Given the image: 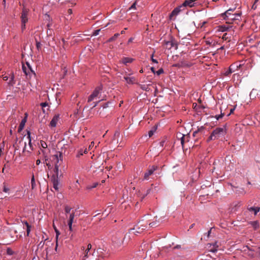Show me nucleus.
<instances>
[{
	"label": "nucleus",
	"mask_w": 260,
	"mask_h": 260,
	"mask_svg": "<svg viewBox=\"0 0 260 260\" xmlns=\"http://www.w3.org/2000/svg\"><path fill=\"white\" fill-rule=\"evenodd\" d=\"M225 132L224 127H217L211 133L208 138V141L215 140L222 136Z\"/></svg>",
	"instance_id": "1"
},
{
	"label": "nucleus",
	"mask_w": 260,
	"mask_h": 260,
	"mask_svg": "<svg viewBox=\"0 0 260 260\" xmlns=\"http://www.w3.org/2000/svg\"><path fill=\"white\" fill-rule=\"evenodd\" d=\"M16 83V80H15L14 75L13 74H11L9 77V80L8 82V87L9 90H11L13 87L14 90L13 92H18L20 90V88L19 87H16L14 88V85Z\"/></svg>",
	"instance_id": "2"
},
{
	"label": "nucleus",
	"mask_w": 260,
	"mask_h": 260,
	"mask_svg": "<svg viewBox=\"0 0 260 260\" xmlns=\"http://www.w3.org/2000/svg\"><path fill=\"white\" fill-rule=\"evenodd\" d=\"M158 168V167L157 166H150L147 171L145 173L143 179L148 180L150 178V176L153 174L154 172L157 170Z\"/></svg>",
	"instance_id": "3"
},
{
	"label": "nucleus",
	"mask_w": 260,
	"mask_h": 260,
	"mask_svg": "<svg viewBox=\"0 0 260 260\" xmlns=\"http://www.w3.org/2000/svg\"><path fill=\"white\" fill-rule=\"evenodd\" d=\"M52 161L54 164L55 167L57 165H61L62 161V154L60 152H58L57 154L52 156Z\"/></svg>",
	"instance_id": "4"
},
{
	"label": "nucleus",
	"mask_w": 260,
	"mask_h": 260,
	"mask_svg": "<svg viewBox=\"0 0 260 260\" xmlns=\"http://www.w3.org/2000/svg\"><path fill=\"white\" fill-rule=\"evenodd\" d=\"M102 90L101 87H97L93 91L92 94L89 96L88 99V103H90L92 101L94 100L98 96L100 91Z\"/></svg>",
	"instance_id": "5"
},
{
	"label": "nucleus",
	"mask_w": 260,
	"mask_h": 260,
	"mask_svg": "<svg viewBox=\"0 0 260 260\" xmlns=\"http://www.w3.org/2000/svg\"><path fill=\"white\" fill-rule=\"evenodd\" d=\"M124 238L122 237H114L112 239L113 243L114 246L116 248L120 247L123 244Z\"/></svg>",
	"instance_id": "6"
},
{
	"label": "nucleus",
	"mask_w": 260,
	"mask_h": 260,
	"mask_svg": "<svg viewBox=\"0 0 260 260\" xmlns=\"http://www.w3.org/2000/svg\"><path fill=\"white\" fill-rule=\"evenodd\" d=\"M28 11L29 10L28 9L25 8H23V9H22L21 16V23L26 24V23L27 22V15L28 13Z\"/></svg>",
	"instance_id": "7"
},
{
	"label": "nucleus",
	"mask_w": 260,
	"mask_h": 260,
	"mask_svg": "<svg viewBox=\"0 0 260 260\" xmlns=\"http://www.w3.org/2000/svg\"><path fill=\"white\" fill-rule=\"evenodd\" d=\"M166 45L167 46V48L169 49H171L172 48H174L175 50H177L178 49V43L174 40L166 42Z\"/></svg>",
	"instance_id": "8"
},
{
	"label": "nucleus",
	"mask_w": 260,
	"mask_h": 260,
	"mask_svg": "<svg viewBox=\"0 0 260 260\" xmlns=\"http://www.w3.org/2000/svg\"><path fill=\"white\" fill-rule=\"evenodd\" d=\"M240 64L237 65L235 63L232 64L229 67V70L224 73L225 75L229 76L230 74L235 71L236 68L237 69L238 68L240 67Z\"/></svg>",
	"instance_id": "9"
},
{
	"label": "nucleus",
	"mask_w": 260,
	"mask_h": 260,
	"mask_svg": "<svg viewBox=\"0 0 260 260\" xmlns=\"http://www.w3.org/2000/svg\"><path fill=\"white\" fill-rule=\"evenodd\" d=\"M123 78L126 83L129 84H133L135 83L136 81V78L134 77H129L127 75H125L123 77Z\"/></svg>",
	"instance_id": "10"
},
{
	"label": "nucleus",
	"mask_w": 260,
	"mask_h": 260,
	"mask_svg": "<svg viewBox=\"0 0 260 260\" xmlns=\"http://www.w3.org/2000/svg\"><path fill=\"white\" fill-rule=\"evenodd\" d=\"M184 9V7L182 5L176 7L174 9V10L172 12L171 14V16H176L179 14V13Z\"/></svg>",
	"instance_id": "11"
},
{
	"label": "nucleus",
	"mask_w": 260,
	"mask_h": 260,
	"mask_svg": "<svg viewBox=\"0 0 260 260\" xmlns=\"http://www.w3.org/2000/svg\"><path fill=\"white\" fill-rule=\"evenodd\" d=\"M195 4L192 0H185L182 5L184 8L186 7L191 8L194 6Z\"/></svg>",
	"instance_id": "12"
},
{
	"label": "nucleus",
	"mask_w": 260,
	"mask_h": 260,
	"mask_svg": "<svg viewBox=\"0 0 260 260\" xmlns=\"http://www.w3.org/2000/svg\"><path fill=\"white\" fill-rule=\"evenodd\" d=\"M59 116L58 115H55L50 123V126L52 127H54L56 126L57 121H58Z\"/></svg>",
	"instance_id": "13"
},
{
	"label": "nucleus",
	"mask_w": 260,
	"mask_h": 260,
	"mask_svg": "<svg viewBox=\"0 0 260 260\" xmlns=\"http://www.w3.org/2000/svg\"><path fill=\"white\" fill-rule=\"evenodd\" d=\"M26 114H25V117L21 120L20 124H19V127H18V132H20V131H21L24 127V125L25 124V123L26 122Z\"/></svg>",
	"instance_id": "14"
},
{
	"label": "nucleus",
	"mask_w": 260,
	"mask_h": 260,
	"mask_svg": "<svg viewBox=\"0 0 260 260\" xmlns=\"http://www.w3.org/2000/svg\"><path fill=\"white\" fill-rule=\"evenodd\" d=\"M140 226H142V228H141V230L140 231H136V228H134L133 229H131V231H133V233L134 234H135V233H141L143 230H145L146 228H147V226L146 225H138L136 226V228H138V229H140Z\"/></svg>",
	"instance_id": "15"
},
{
	"label": "nucleus",
	"mask_w": 260,
	"mask_h": 260,
	"mask_svg": "<svg viewBox=\"0 0 260 260\" xmlns=\"http://www.w3.org/2000/svg\"><path fill=\"white\" fill-rule=\"evenodd\" d=\"M179 135L181 136V137L180 138L181 144L182 145V147H183L185 142L188 141V136L181 134V133H180Z\"/></svg>",
	"instance_id": "16"
},
{
	"label": "nucleus",
	"mask_w": 260,
	"mask_h": 260,
	"mask_svg": "<svg viewBox=\"0 0 260 260\" xmlns=\"http://www.w3.org/2000/svg\"><path fill=\"white\" fill-rule=\"evenodd\" d=\"M64 212H65L66 217L68 218V214H70V213L72 212L71 211H72V208L68 205H65L64 207Z\"/></svg>",
	"instance_id": "17"
},
{
	"label": "nucleus",
	"mask_w": 260,
	"mask_h": 260,
	"mask_svg": "<svg viewBox=\"0 0 260 260\" xmlns=\"http://www.w3.org/2000/svg\"><path fill=\"white\" fill-rule=\"evenodd\" d=\"M240 17L239 13H235L234 14H231L230 17L226 18L225 19L227 20H234L238 19L237 17Z\"/></svg>",
	"instance_id": "18"
},
{
	"label": "nucleus",
	"mask_w": 260,
	"mask_h": 260,
	"mask_svg": "<svg viewBox=\"0 0 260 260\" xmlns=\"http://www.w3.org/2000/svg\"><path fill=\"white\" fill-rule=\"evenodd\" d=\"M75 210H72V212L69 214L68 222L73 223L74 219L75 216Z\"/></svg>",
	"instance_id": "19"
},
{
	"label": "nucleus",
	"mask_w": 260,
	"mask_h": 260,
	"mask_svg": "<svg viewBox=\"0 0 260 260\" xmlns=\"http://www.w3.org/2000/svg\"><path fill=\"white\" fill-rule=\"evenodd\" d=\"M133 59L132 58L129 57H123L122 59V62L125 64H126L128 63H131L133 61Z\"/></svg>",
	"instance_id": "20"
},
{
	"label": "nucleus",
	"mask_w": 260,
	"mask_h": 260,
	"mask_svg": "<svg viewBox=\"0 0 260 260\" xmlns=\"http://www.w3.org/2000/svg\"><path fill=\"white\" fill-rule=\"evenodd\" d=\"M248 209L250 211H254V214L256 215L259 212L260 208L259 207H250Z\"/></svg>",
	"instance_id": "21"
},
{
	"label": "nucleus",
	"mask_w": 260,
	"mask_h": 260,
	"mask_svg": "<svg viewBox=\"0 0 260 260\" xmlns=\"http://www.w3.org/2000/svg\"><path fill=\"white\" fill-rule=\"evenodd\" d=\"M233 10L232 9H230L228 10H227L224 13V15H225L224 19H226V18L230 17L231 15L232 14L231 12H233Z\"/></svg>",
	"instance_id": "22"
},
{
	"label": "nucleus",
	"mask_w": 260,
	"mask_h": 260,
	"mask_svg": "<svg viewBox=\"0 0 260 260\" xmlns=\"http://www.w3.org/2000/svg\"><path fill=\"white\" fill-rule=\"evenodd\" d=\"M231 27H232L231 26H226V25H221L220 26L219 30L221 31H228Z\"/></svg>",
	"instance_id": "23"
},
{
	"label": "nucleus",
	"mask_w": 260,
	"mask_h": 260,
	"mask_svg": "<svg viewBox=\"0 0 260 260\" xmlns=\"http://www.w3.org/2000/svg\"><path fill=\"white\" fill-rule=\"evenodd\" d=\"M31 186L32 189H35L36 187V183L35 182V177L34 175H32V176L31 179Z\"/></svg>",
	"instance_id": "24"
},
{
	"label": "nucleus",
	"mask_w": 260,
	"mask_h": 260,
	"mask_svg": "<svg viewBox=\"0 0 260 260\" xmlns=\"http://www.w3.org/2000/svg\"><path fill=\"white\" fill-rule=\"evenodd\" d=\"M53 227H54V229L55 230V232L56 233V248L55 249H56L57 248V246L58 245L57 244V240H58V236L60 234V233L59 232V231L57 229V228L54 226V225H53Z\"/></svg>",
	"instance_id": "25"
},
{
	"label": "nucleus",
	"mask_w": 260,
	"mask_h": 260,
	"mask_svg": "<svg viewBox=\"0 0 260 260\" xmlns=\"http://www.w3.org/2000/svg\"><path fill=\"white\" fill-rule=\"evenodd\" d=\"M27 139L28 140V143H29V147H30L31 150H32L33 148H32V146L31 142L30 133V132H27Z\"/></svg>",
	"instance_id": "26"
},
{
	"label": "nucleus",
	"mask_w": 260,
	"mask_h": 260,
	"mask_svg": "<svg viewBox=\"0 0 260 260\" xmlns=\"http://www.w3.org/2000/svg\"><path fill=\"white\" fill-rule=\"evenodd\" d=\"M98 185H99L98 182H94L92 183V185H88L86 187V188L87 189H91L96 187Z\"/></svg>",
	"instance_id": "27"
},
{
	"label": "nucleus",
	"mask_w": 260,
	"mask_h": 260,
	"mask_svg": "<svg viewBox=\"0 0 260 260\" xmlns=\"http://www.w3.org/2000/svg\"><path fill=\"white\" fill-rule=\"evenodd\" d=\"M59 167V165H56L54 169V174L53 175H55V176L57 177V178L58 177Z\"/></svg>",
	"instance_id": "28"
},
{
	"label": "nucleus",
	"mask_w": 260,
	"mask_h": 260,
	"mask_svg": "<svg viewBox=\"0 0 260 260\" xmlns=\"http://www.w3.org/2000/svg\"><path fill=\"white\" fill-rule=\"evenodd\" d=\"M251 225L255 230H256L259 228V223L257 221L252 222Z\"/></svg>",
	"instance_id": "29"
},
{
	"label": "nucleus",
	"mask_w": 260,
	"mask_h": 260,
	"mask_svg": "<svg viewBox=\"0 0 260 260\" xmlns=\"http://www.w3.org/2000/svg\"><path fill=\"white\" fill-rule=\"evenodd\" d=\"M52 182L53 184H58V178L55 176V175H53L52 177Z\"/></svg>",
	"instance_id": "30"
},
{
	"label": "nucleus",
	"mask_w": 260,
	"mask_h": 260,
	"mask_svg": "<svg viewBox=\"0 0 260 260\" xmlns=\"http://www.w3.org/2000/svg\"><path fill=\"white\" fill-rule=\"evenodd\" d=\"M26 66H27L28 67V71H29V74H30V73H32V74L34 75V76L36 75L35 74V72L32 70L31 66H30L29 63H28V62H26Z\"/></svg>",
	"instance_id": "31"
},
{
	"label": "nucleus",
	"mask_w": 260,
	"mask_h": 260,
	"mask_svg": "<svg viewBox=\"0 0 260 260\" xmlns=\"http://www.w3.org/2000/svg\"><path fill=\"white\" fill-rule=\"evenodd\" d=\"M22 70H23V72L24 73V74L26 75H28L29 74V71H28V70L27 66L26 67L24 65H23L22 66Z\"/></svg>",
	"instance_id": "32"
},
{
	"label": "nucleus",
	"mask_w": 260,
	"mask_h": 260,
	"mask_svg": "<svg viewBox=\"0 0 260 260\" xmlns=\"http://www.w3.org/2000/svg\"><path fill=\"white\" fill-rule=\"evenodd\" d=\"M87 152L88 149L87 148L85 149L84 151H83L82 150H80L78 152L77 157H79L80 155H82L83 153H86Z\"/></svg>",
	"instance_id": "33"
},
{
	"label": "nucleus",
	"mask_w": 260,
	"mask_h": 260,
	"mask_svg": "<svg viewBox=\"0 0 260 260\" xmlns=\"http://www.w3.org/2000/svg\"><path fill=\"white\" fill-rule=\"evenodd\" d=\"M119 36V34L116 33L113 37L109 39V41L112 42L114 41L118 36Z\"/></svg>",
	"instance_id": "34"
},
{
	"label": "nucleus",
	"mask_w": 260,
	"mask_h": 260,
	"mask_svg": "<svg viewBox=\"0 0 260 260\" xmlns=\"http://www.w3.org/2000/svg\"><path fill=\"white\" fill-rule=\"evenodd\" d=\"M25 224L26 225V232H27V236L29 235V232L30 231V226L29 225V224L26 222Z\"/></svg>",
	"instance_id": "35"
},
{
	"label": "nucleus",
	"mask_w": 260,
	"mask_h": 260,
	"mask_svg": "<svg viewBox=\"0 0 260 260\" xmlns=\"http://www.w3.org/2000/svg\"><path fill=\"white\" fill-rule=\"evenodd\" d=\"M204 126H201V127H200V128H199L198 129V130H197V131H195V132H193V136H195L197 133H198V132H201V131H203V130H204Z\"/></svg>",
	"instance_id": "36"
},
{
	"label": "nucleus",
	"mask_w": 260,
	"mask_h": 260,
	"mask_svg": "<svg viewBox=\"0 0 260 260\" xmlns=\"http://www.w3.org/2000/svg\"><path fill=\"white\" fill-rule=\"evenodd\" d=\"M36 47L38 50H40V49L41 48L42 44L40 42H38L37 40H36Z\"/></svg>",
	"instance_id": "37"
},
{
	"label": "nucleus",
	"mask_w": 260,
	"mask_h": 260,
	"mask_svg": "<svg viewBox=\"0 0 260 260\" xmlns=\"http://www.w3.org/2000/svg\"><path fill=\"white\" fill-rule=\"evenodd\" d=\"M40 143L42 148H46L47 147V144L45 141H41Z\"/></svg>",
	"instance_id": "38"
},
{
	"label": "nucleus",
	"mask_w": 260,
	"mask_h": 260,
	"mask_svg": "<svg viewBox=\"0 0 260 260\" xmlns=\"http://www.w3.org/2000/svg\"><path fill=\"white\" fill-rule=\"evenodd\" d=\"M150 227H155L157 226V223L156 222H152L149 224Z\"/></svg>",
	"instance_id": "39"
},
{
	"label": "nucleus",
	"mask_w": 260,
	"mask_h": 260,
	"mask_svg": "<svg viewBox=\"0 0 260 260\" xmlns=\"http://www.w3.org/2000/svg\"><path fill=\"white\" fill-rule=\"evenodd\" d=\"M155 131V129H152V130H150V131H149V132H148L149 137H152L153 136V135L154 134V133Z\"/></svg>",
	"instance_id": "40"
},
{
	"label": "nucleus",
	"mask_w": 260,
	"mask_h": 260,
	"mask_svg": "<svg viewBox=\"0 0 260 260\" xmlns=\"http://www.w3.org/2000/svg\"><path fill=\"white\" fill-rule=\"evenodd\" d=\"M89 251H85L84 255L83 256L82 260H85L88 257V253Z\"/></svg>",
	"instance_id": "41"
},
{
	"label": "nucleus",
	"mask_w": 260,
	"mask_h": 260,
	"mask_svg": "<svg viewBox=\"0 0 260 260\" xmlns=\"http://www.w3.org/2000/svg\"><path fill=\"white\" fill-rule=\"evenodd\" d=\"M258 1V0H255L254 4L252 6V9L253 10H255L257 8L256 3Z\"/></svg>",
	"instance_id": "42"
},
{
	"label": "nucleus",
	"mask_w": 260,
	"mask_h": 260,
	"mask_svg": "<svg viewBox=\"0 0 260 260\" xmlns=\"http://www.w3.org/2000/svg\"><path fill=\"white\" fill-rule=\"evenodd\" d=\"M163 73H164V70L161 68V69H160L159 70H158L157 71H156L155 72V74H156L157 75H159Z\"/></svg>",
	"instance_id": "43"
},
{
	"label": "nucleus",
	"mask_w": 260,
	"mask_h": 260,
	"mask_svg": "<svg viewBox=\"0 0 260 260\" xmlns=\"http://www.w3.org/2000/svg\"><path fill=\"white\" fill-rule=\"evenodd\" d=\"M4 185L3 191L5 192H8L9 191V188L6 186L5 183H4Z\"/></svg>",
	"instance_id": "44"
},
{
	"label": "nucleus",
	"mask_w": 260,
	"mask_h": 260,
	"mask_svg": "<svg viewBox=\"0 0 260 260\" xmlns=\"http://www.w3.org/2000/svg\"><path fill=\"white\" fill-rule=\"evenodd\" d=\"M140 87L142 89L144 90H145V91H147V86H146V85H140Z\"/></svg>",
	"instance_id": "45"
},
{
	"label": "nucleus",
	"mask_w": 260,
	"mask_h": 260,
	"mask_svg": "<svg viewBox=\"0 0 260 260\" xmlns=\"http://www.w3.org/2000/svg\"><path fill=\"white\" fill-rule=\"evenodd\" d=\"M101 31V29H97L93 31V36H97L99 34V32Z\"/></svg>",
	"instance_id": "46"
},
{
	"label": "nucleus",
	"mask_w": 260,
	"mask_h": 260,
	"mask_svg": "<svg viewBox=\"0 0 260 260\" xmlns=\"http://www.w3.org/2000/svg\"><path fill=\"white\" fill-rule=\"evenodd\" d=\"M41 106L44 108V107H46V106H47L48 105V103H46V102H44V103H41L40 104Z\"/></svg>",
	"instance_id": "47"
},
{
	"label": "nucleus",
	"mask_w": 260,
	"mask_h": 260,
	"mask_svg": "<svg viewBox=\"0 0 260 260\" xmlns=\"http://www.w3.org/2000/svg\"><path fill=\"white\" fill-rule=\"evenodd\" d=\"M153 54H154V53H153V54H152V55H151V60H152V61L153 62L157 63H158V61H157V60H156V59H154V58H153Z\"/></svg>",
	"instance_id": "48"
},
{
	"label": "nucleus",
	"mask_w": 260,
	"mask_h": 260,
	"mask_svg": "<svg viewBox=\"0 0 260 260\" xmlns=\"http://www.w3.org/2000/svg\"><path fill=\"white\" fill-rule=\"evenodd\" d=\"M136 3H134L132 6L131 7L129 8V10L131 9H136Z\"/></svg>",
	"instance_id": "49"
},
{
	"label": "nucleus",
	"mask_w": 260,
	"mask_h": 260,
	"mask_svg": "<svg viewBox=\"0 0 260 260\" xmlns=\"http://www.w3.org/2000/svg\"><path fill=\"white\" fill-rule=\"evenodd\" d=\"M25 28H26L25 24L21 23V28L22 31H23L25 30Z\"/></svg>",
	"instance_id": "50"
},
{
	"label": "nucleus",
	"mask_w": 260,
	"mask_h": 260,
	"mask_svg": "<svg viewBox=\"0 0 260 260\" xmlns=\"http://www.w3.org/2000/svg\"><path fill=\"white\" fill-rule=\"evenodd\" d=\"M7 253L9 255H11L13 253V251L10 248H8L7 249Z\"/></svg>",
	"instance_id": "51"
},
{
	"label": "nucleus",
	"mask_w": 260,
	"mask_h": 260,
	"mask_svg": "<svg viewBox=\"0 0 260 260\" xmlns=\"http://www.w3.org/2000/svg\"><path fill=\"white\" fill-rule=\"evenodd\" d=\"M91 247H92L91 244H88L87 245V248L86 249V251H89V250L91 249Z\"/></svg>",
	"instance_id": "52"
},
{
	"label": "nucleus",
	"mask_w": 260,
	"mask_h": 260,
	"mask_svg": "<svg viewBox=\"0 0 260 260\" xmlns=\"http://www.w3.org/2000/svg\"><path fill=\"white\" fill-rule=\"evenodd\" d=\"M72 224H73V223L68 222V225H69V230L70 231L72 230Z\"/></svg>",
	"instance_id": "53"
},
{
	"label": "nucleus",
	"mask_w": 260,
	"mask_h": 260,
	"mask_svg": "<svg viewBox=\"0 0 260 260\" xmlns=\"http://www.w3.org/2000/svg\"><path fill=\"white\" fill-rule=\"evenodd\" d=\"M223 116V114H221L220 115H216V118L217 120L219 119L220 118H221V117H222Z\"/></svg>",
	"instance_id": "54"
},
{
	"label": "nucleus",
	"mask_w": 260,
	"mask_h": 260,
	"mask_svg": "<svg viewBox=\"0 0 260 260\" xmlns=\"http://www.w3.org/2000/svg\"><path fill=\"white\" fill-rule=\"evenodd\" d=\"M105 256L103 255H99V258L96 259V260H101L102 259H104L105 258Z\"/></svg>",
	"instance_id": "55"
},
{
	"label": "nucleus",
	"mask_w": 260,
	"mask_h": 260,
	"mask_svg": "<svg viewBox=\"0 0 260 260\" xmlns=\"http://www.w3.org/2000/svg\"><path fill=\"white\" fill-rule=\"evenodd\" d=\"M3 80L5 81H7L9 79V77L7 76H3Z\"/></svg>",
	"instance_id": "56"
},
{
	"label": "nucleus",
	"mask_w": 260,
	"mask_h": 260,
	"mask_svg": "<svg viewBox=\"0 0 260 260\" xmlns=\"http://www.w3.org/2000/svg\"><path fill=\"white\" fill-rule=\"evenodd\" d=\"M58 184H53V188L56 190H57L58 188Z\"/></svg>",
	"instance_id": "57"
},
{
	"label": "nucleus",
	"mask_w": 260,
	"mask_h": 260,
	"mask_svg": "<svg viewBox=\"0 0 260 260\" xmlns=\"http://www.w3.org/2000/svg\"><path fill=\"white\" fill-rule=\"evenodd\" d=\"M217 250V248H214V247H213V248H211V249H210V251H211V252H216Z\"/></svg>",
	"instance_id": "58"
},
{
	"label": "nucleus",
	"mask_w": 260,
	"mask_h": 260,
	"mask_svg": "<svg viewBox=\"0 0 260 260\" xmlns=\"http://www.w3.org/2000/svg\"><path fill=\"white\" fill-rule=\"evenodd\" d=\"M150 69H151V71H152V72H153L154 74H155L156 72L155 71L154 67H151Z\"/></svg>",
	"instance_id": "59"
},
{
	"label": "nucleus",
	"mask_w": 260,
	"mask_h": 260,
	"mask_svg": "<svg viewBox=\"0 0 260 260\" xmlns=\"http://www.w3.org/2000/svg\"><path fill=\"white\" fill-rule=\"evenodd\" d=\"M133 41V38H129L128 41V43L132 42Z\"/></svg>",
	"instance_id": "60"
},
{
	"label": "nucleus",
	"mask_w": 260,
	"mask_h": 260,
	"mask_svg": "<svg viewBox=\"0 0 260 260\" xmlns=\"http://www.w3.org/2000/svg\"><path fill=\"white\" fill-rule=\"evenodd\" d=\"M93 144H94V142H92L91 143V144L89 146V149H90L91 148V147H92L93 146Z\"/></svg>",
	"instance_id": "61"
},
{
	"label": "nucleus",
	"mask_w": 260,
	"mask_h": 260,
	"mask_svg": "<svg viewBox=\"0 0 260 260\" xmlns=\"http://www.w3.org/2000/svg\"><path fill=\"white\" fill-rule=\"evenodd\" d=\"M68 13H69V14H71L72 13V9H69V10H68Z\"/></svg>",
	"instance_id": "62"
},
{
	"label": "nucleus",
	"mask_w": 260,
	"mask_h": 260,
	"mask_svg": "<svg viewBox=\"0 0 260 260\" xmlns=\"http://www.w3.org/2000/svg\"><path fill=\"white\" fill-rule=\"evenodd\" d=\"M40 162H41V161H40V159H38V160H37V161H36V164H37V165H39L40 164Z\"/></svg>",
	"instance_id": "63"
},
{
	"label": "nucleus",
	"mask_w": 260,
	"mask_h": 260,
	"mask_svg": "<svg viewBox=\"0 0 260 260\" xmlns=\"http://www.w3.org/2000/svg\"><path fill=\"white\" fill-rule=\"evenodd\" d=\"M235 108H234L233 109H231L230 110V114L233 113L234 111L235 110Z\"/></svg>",
	"instance_id": "64"
}]
</instances>
